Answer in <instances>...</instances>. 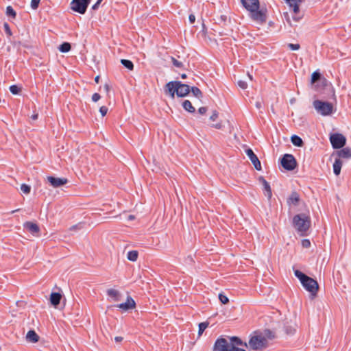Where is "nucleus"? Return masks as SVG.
Wrapping results in <instances>:
<instances>
[{
    "instance_id": "obj_27",
    "label": "nucleus",
    "mask_w": 351,
    "mask_h": 351,
    "mask_svg": "<svg viewBox=\"0 0 351 351\" xmlns=\"http://www.w3.org/2000/svg\"><path fill=\"white\" fill-rule=\"evenodd\" d=\"M138 252L135 250L130 251L128 253V259L131 261H136L138 258Z\"/></svg>"
},
{
    "instance_id": "obj_30",
    "label": "nucleus",
    "mask_w": 351,
    "mask_h": 351,
    "mask_svg": "<svg viewBox=\"0 0 351 351\" xmlns=\"http://www.w3.org/2000/svg\"><path fill=\"white\" fill-rule=\"evenodd\" d=\"M208 322H202L199 324V330H198V335L200 336L204 332V331L206 330V328L208 327Z\"/></svg>"
},
{
    "instance_id": "obj_54",
    "label": "nucleus",
    "mask_w": 351,
    "mask_h": 351,
    "mask_svg": "<svg viewBox=\"0 0 351 351\" xmlns=\"http://www.w3.org/2000/svg\"><path fill=\"white\" fill-rule=\"evenodd\" d=\"M99 5L97 4V3L96 2L93 6H92V9L94 10H96L98 9Z\"/></svg>"
},
{
    "instance_id": "obj_16",
    "label": "nucleus",
    "mask_w": 351,
    "mask_h": 351,
    "mask_svg": "<svg viewBox=\"0 0 351 351\" xmlns=\"http://www.w3.org/2000/svg\"><path fill=\"white\" fill-rule=\"evenodd\" d=\"M258 181L263 185L265 195L267 197L268 199H270L272 196V192L269 184L262 176L259 177Z\"/></svg>"
},
{
    "instance_id": "obj_23",
    "label": "nucleus",
    "mask_w": 351,
    "mask_h": 351,
    "mask_svg": "<svg viewBox=\"0 0 351 351\" xmlns=\"http://www.w3.org/2000/svg\"><path fill=\"white\" fill-rule=\"evenodd\" d=\"M338 156L343 158H351V149L349 147H345L338 152Z\"/></svg>"
},
{
    "instance_id": "obj_31",
    "label": "nucleus",
    "mask_w": 351,
    "mask_h": 351,
    "mask_svg": "<svg viewBox=\"0 0 351 351\" xmlns=\"http://www.w3.org/2000/svg\"><path fill=\"white\" fill-rule=\"evenodd\" d=\"M6 14L8 16H12V18H15L16 14V12L10 5L6 8Z\"/></svg>"
},
{
    "instance_id": "obj_20",
    "label": "nucleus",
    "mask_w": 351,
    "mask_h": 351,
    "mask_svg": "<svg viewBox=\"0 0 351 351\" xmlns=\"http://www.w3.org/2000/svg\"><path fill=\"white\" fill-rule=\"evenodd\" d=\"M39 336L33 330L28 331L26 335V339L30 343H36L39 341Z\"/></svg>"
},
{
    "instance_id": "obj_39",
    "label": "nucleus",
    "mask_w": 351,
    "mask_h": 351,
    "mask_svg": "<svg viewBox=\"0 0 351 351\" xmlns=\"http://www.w3.org/2000/svg\"><path fill=\"white\" fill-rule=\"evenodd\" d=\"M40 0H32L31 7L32 9L36 10L38 8Z\"/></svg>"
},
{
    "instance_id": "obj_62",
    "label": "nucleus",
    "mask_w": 351,
    "mask_h": 351,
    "mask_svg": "<svg viewBox=\"0 0 351 351\" xmlns=\"http://www.w3.org/2000/svg\"><path fill=\"white\" fill-rule=\"evenodd\" d=\"M221 19L223 21H226V16H221Z\"/></svg>"
},
{
    "instance_id": "obj_3",
    "label": "nucleus",
    "mask_w": 351,
    "mask_h": 351,
    "mask_svg": "<svg viewBox=\"0 0 351 351\" xmlns=\"http://www.w3.org/2000/svg\"><path fill=\"white\" fill-rule=\"evenodd\" d=\"M293 223L295 228L302 234L306 232L311 227V218L304 213L294 216Z\"/></svg>"
},
{
    "instance_id": "obj_43",
    "label": "nucleus",
    "mask_w": 351,
    "mask_h": 351,
    "mask_svg": "<svg viewBox=\"0 0 351 351\" xmlns=\"http://www.w3.org/2000/svg\"><path fill=\"white\" fill-rule=\"evenodd\" d=\"M295 332V328L292 326L286 327V332L289 335L293 334Z\"/></svg>"
},
{
    "instance_id": "obj_10",
    "label": "nucleus",
    "mask_w": 351,
    "mask_h": 351,
    "mask_svg": "<svg viewBox=\"0 0 351 351\" xmlns=\"http://www.w3.org/2000/svg\"><path fill=\"white\" fill-rule=\"evenodd\" d=\"M330 140L335 149L341 148L346 144V138L341 134H334L331 135Z\"/></svg>"
},
{
    "instance_id": "obj_52",
    "label": "nucleus",
    "mask_w": 351,
    "mask_h": 351,
    "mask_svg": "<svg viewBox=\"0 0 351 351\" xmlns=\"http://www.w3.org/2000/svg\"><path fill=\"white\" fill-rule=\"evenodd\" d=\"M104 90H105V91H106V93L108 95L109 91H110V87L109 84H106L104 85Z\"/></svg>"
},
{
    "instance_id": "obj_13",
    "label": "nucleus",
    "mask_w": 351,
    "mask_h": 351,
    "mask_svg": "<svg viewBox=\"0 0 351 351\" xmlns=\"http://www.w3.org/2000/svg\"><path fill=\"white\" fill-rule=\"evenodd\" d=\"M317 82H320L323 86H326L328 84V80L325 77H322L319 71H315L311 75V84L314 85Z\"/></svg>"
},
{
    "instance_id": "obj_29",
    "label": "nucleus",
    "mask_w": 351,
    "mask_h": 351,
    "mask_svg": "<svg viewBox=\"0 0 351 351\" xmlns=\"http://www.w3.org/2000/svg\"><path fill=\"white\" fill-rule=\"evenodd\" d=\"M191 92L193 95L197 98H201L202 97V93L197 87H192Z\"/></svg>"
},
{
    "instance_id": "obj_58",
    "label": "nucleus",
    "mask_w": 351,
    "mask_h": 351,
    "mask_svg": "<svg viewBox=\"0 0 351 351\" xmlns=\"http://www.w3.org/2000/svg\"><path fill=\"white\" fill-rule=\"evenodd\" d=\"M99 75H97V76H96V77H95V82L96 83H99Z\"/></svg>"
},
{
    "instance_id": "obj_5",
    "label": "nucleus",
    "mask_w": 351,
    "mask_h": 351,
    "mask_svg": "<svg viewBox=\"0 0 351 351\" xmlns=\"http://www.w3.org/2000/svg\"><path fill=\"white\" fill-rule=\"evenodd\" d=\"M313 106L317 112L322 115L326 116L332 113L333 106L332 104L319 100L313 101Z\"/></svg>"
},
{
    "instance_id": "obj_63",
    "label": "nucleus",
    "mask_w": 351,
    "mask_h": 351,
    "mask_svg": "<svg viewBox=\"0 0 351 351\" xmlns=\"http://www.w3.org/2000/svg\"><path fill=\"white\" fill-rule=\"evenodd\" d=\"M102 1L103 0H97V4L100 5V3H101Z\"/></svg>"
},
{
    "instance_id": "obj_45",
    "label": "nucleus",
    "mask_w": 351,
    "mask_h": 351,
    "mask_svg": "<svg viewBox=\"0 0 351 351\" xmlns=\"http://www.w3.org/2000/svg\"><path fill=\"white\" fill-rule=\"evenodd\" d=\"M101 98V96L99 93H94L93 95H92V101L93 102H97Z\"/></svg>"
},
{
    "instance_id": "obj_17",
    "label": "nucleus",
    "mask_w": 351,
    "mask_h": 351,
    "mask_svg": "<svg viewBox=\"0 0 351 351\" xmlns=\"http://www.w3.org/2000/svg\"><path fill=\"white\" fill-rule=\"evenodd\" d=\"M23 226L32 234H36L37 236L38 235L40 228L36 223L31 221H27L24 223Z\"/></svg>"
},
{
    "instance_id": "obj_1",
    "label": "nucleus",
    "mask_w": 351,
    "mask_h": 351,
    "mask_svg": "<svg viewBox=\"0 0 351 351\" xmlns=\"http://www.w3.org/2000/svg\"><path fill=\"white\" fill-rule=\"evenodd\" d=\"M243 7L250 12L251 18L256 22L263 23L266 21V10L259 9L258 0H241Z\"/></svg>"
},
{
    "instance_id": "obj_9",
    "label": "nucleus",
    "mask_w": 351,
    "mask_h": 351,
    "mask_svg": "<svg viewBox=\"0 0 351 351\" xmlns=\"http://www.w3.org/2000/svg\"><path fill=\"white\" fill-rule=\"evenodd\" d=\"M232 343H230L224 338H219L216 340L213 351H230Z\"/></svg>"
},
{
    "instance_id": "obj_8",
    "label": "nucleus",
    "mask_w": 351,
    "mask_h": 351,
    "mask_svg": "<svg viewBox=\"0 0 351 351\" xmlns=\"http://www.w3.org/2000/svg\"><path fill=\"white\" fill-rule=\"evenodd\" d=\"M281 165L284 169L291 171L297 166V162L291 154H285L281 160Z\"/></svg>"
},
{
    "instance_id": "obj_14",
    "label": "nucleus",
    "mask_w": 351,
    "mask_h": 351,
    "mask_svg": "<svg viewBox=\"0 0 351 351\" xmlns=\"http://www.w3.org/2000/svg\"><path fill=\"white\" fill-rule=\"evenodd\" d=\"M47 179L51 184V185L54 188L60 187L61 186L66 184L68 182V180L64 178H55L53 176H48Z\"/></svg>"
},
{
    "instance_id": "obj_40",
    "label": "nucleus",
    "mask_w": 351,
    "mask_h": 351,
    "mask_svg": "<svg viewBox=\"0 0 351 351\" xmlns=\"http://www.w3.org/2000/svg\"><path fill=\"white\" fill-rule=\"evenodd\" d=\"M3 28H4L5 32L6 33V34L8 36H10L12 34L10 26L7 23H4Z\"/></svg>"
},
{
    "instance_id": "obj_2",
    "label": "nucleus",
    "mask_w": 351,
    "mask_h": 351,
    "mask_svg": "<svg viewBox=\"0 0 351 351\" xmlns=\"http://www.w3.org/2000/svg\"><path fill=\"white\" fill-rule=\"evenodd\" d=\"M295 276L299 278L302 286L310 292L313 295H315L317 293L319 285L317 282L311 277L305 275L299 270H294Z\"/></svg>"
},
{
    "instance_id": "obj_55",
    "label": "nucleus",
    "mask_w": 351,
    "mask_h": 351,
    "mask_svg": "<svg viewBox=\"0 0 351 351\" xmlns=\"http://www.w3.org/2000/svg\"><path fill=\"white\" fill-rule=\"evenodd\" d=\"M284 16H285V17L286 18V19H287V22H288L289 23H290V20H289V14H288V13H287V12H285V13H284Z\"/></svg>"
},
{
    "instance_id": "obj_44",
    "label": "nucleus",
    "mask_w": 351,
    "mask_h": 351,
    "mask_svg": "<svg viewBox=\"0 0 351 351\" xmlns=\"http://www.w3.org/2000/svg\"><path fill=\"white\" fill-rule=\"evenodd\" d=\"M99 112L102 115V117H104L107 112H108V108L106 106H101L99 108Z\"/></svg>"
},
{
    "instance_id": "obj_33",
    "label": "nucleus",
    "mask_w": 351,
    "mask_h": 351,
    "mask_svg": "<svg viewBox=\"0 0 351 351\" xmlns=\"http://www.w3.org/2000/svg\"><path fill=\"white\" fill-rule=\"evenodd\" d=\"M219 300L223 304H226L229 302L228 298L223 293L219 294Z\"/></svg>"
},
{
    "instance_id": "obj_25",
    "label": "nucleus",
    "mask_w": 351,
    "mask_h": 351,
    "mask_svg": "<svg viewBox=\"0 0 351 351\" xmlns=\"http://www.w3.org/2000/svg\"><path fill=\"white\" fill-rule=\"evenodd\" d=\"M291 143L297 147H302L304 145V142L302 139L297 136V135H293L291 138Z\"/></svg>"
},
{
    "instance_id": "obj_35",
    "label": "nucleus",
    "mask_w": 351,
    "mask_h": 351,
    "mask_svg": "<svg viewBox=\"0 0 351 351\" xmlns=\"http://www.w3.org/2000/svg\"><path fill=\"white\" fill-rule=\"evenodd\" d=\"M231 341H232L231 343H233L234 345H235V346L243 345L242 341L237 337H232L231 338Z\"/></svg>"
},
{
    "instance_id": "obj_57",
    "label": "nucleus",
    "mask_w": 351,
    "mask_h": 351,
    "mask_svg": "<svg viewBox=\"0 0 351 351\" xmlns=\"http://www.w3.org/2000/svg\"><path fill=\"white\" fill-rule=\"evenodd\" d=\"M38 114L36 113V114H34L31 118L33 119V120H36L38 119Z\"/></svg>"
},
{
    "instance_id": "obj_4",
    "label": "nucleus",
    "mask_w": 351,
    "mask_h": 351,
    "mask_svg": "<svg viewBox=\"0 0 351 351\" xmlns=\"http://www.w3.org/2000/svg\"><path fill=\"white\" fill-rule=\"evenodd\" d=\"M248 346L254 350H261L267 346V339L263 335H256L250 339Z\"/></svg>"
},
{
    "instance_id": "obj_11",
    "label": "nucleus",
    "mask_w": 351,
    "mask_h": 351,
    "mask_svg": "<svg viewBox=\"0 0 351 351\" xmlns=\"http://www.w3.org/2000/svg\"><path fill=\"white\" fill-rule=\"evenodd\" d=\"M177 88L176 90L178 97H182L186 96L190 92V86L187 84L177 81Z\"/></svg>"
},
{
    "instance_id": "obj_46",
    "label": "nucleus",
    "mask_w": 351,
    "mask_h": 351,
    "mask_svg": "<svg viewBox=\"0 0 351 351\" xmlns=\"http://www.w3.org/2000/svg\"><path fill=\"white\" fill-rule=\"evenodd\" d=\"M302 245L304 247L307 248L311 245V242L308 239H304L302 241Z\"/></svg>"
},
{
    "instance_id": "obj_18",
    "label": "nucleus",
    "mask_w": 351,
    "mask_h": 351,
    "mask_svg": "<svg viewBox=\"0 0 351 351\" xmlns=\"http://www.w3.org/2000/svg\"><path fill=\"white\" fill-rule=\"evenodd\" d=\"M300 201V195L299 194L293 191L291 193L290 196L287 199V204L291 206H295L298 205L299 202Z\"/></svg>"
},
{
    "instance_id": "obj_28",
    "label": "nucleus",
    "mask_w": 351,
    "mask_h": 351,
    "mask_svg": "<svg viewBox=\"0 0 351 351\" xmlns=\"http://www.w3.org/2000/svg\"><path fill=\"white\" fill-rule=\"evenodd\" d=\"M121 62L125 67H126L129 70H132L134 69V64L130 60L122 59L121 60Z\"/></svg>"
},
{
    "instance_id": "obj_47",
    "label": "nucleus",
    "mask_w": 351,
    "mask_h": 351,
    "mask_svg": "<svg viewBox=\"0 0 351 351\" xmlns=\"http://www.w3.org/2000/svg\"><path fill=\"white\" fill-rule=\"evenodd\" d=\"M230 351H245V350L242 348H239L235 346V345H234L233 343H232V345L230 346Z\"/></svg>"
},
{
    "instance_id": "obj_34",
    "label": "nucleus",
    "mask_w": 351,
    "mask_h": 351,
    "mask_svg": "<svg viewBox=\"0 0 351 351\" xmlns=\"http://www.w3.org/2000/svg\"><path fill=\"white\" fill-rule=\"evenodd\" d=\"M71 45H59L58 50L62 53L68 52L71 50Z\"/></svg>"
},
{
    "instance_id": "obj_22",
    "label": "nucleus",
    "mask_w": 351,
    "mask_h": 351,
    "mask_svg": "<svg viewBox=\"0 0 351 351\" xmlns=\"http://www.w3.org/2000/svg\"><path fill=\"white\" fill-rule=\"evenodd\" d=\"M62 298V295L59 293H52L50 295V302L54 306H58Z\"/></svg>"
},
{
    "instance_id": "obj_59",
    "label": "nucleus",
    "mask_w": 351,
    "mask_h": 351,
    "mask_svg": "<svg viewBox=\"0 0 351 351\" xmlns=\"http://www.w3.org/2000/svg\"><path fill=\"white\" fill-rule=\"evenodd\" d=\"M134 218H135V217L134 215H130L128 216L129 220H133V219H134Z\"/></svg>"
},
{
    "instance_id": "obj_64",
    "label": "nucleus",
    "mask_w": 351,
    "mask_h": 351,
    "mask_svg": "<svg viewBox=\"0 0 351 351\" xmlns=\"http://www.w3.org/2000/svg\"><path fill=\"white\" fill-rule=\"evenodd\" d=\"M294 101H295V99H291V101H290V102H291V104H293Z\"/></svg>"
},
{
    "instance_id": "obj_21",
    "label": "nucleus",
    "mask_w": 351,
    "mask_h": 351,
    "mask_svg": "<svg viewBox=\"0 0 351 351\" xmlns=\"http://www.w3.org/2000/svg\"><path fill=\"white\" fill-rule=\"evenodd\" d=\"M107 294L108 296L112 298L114 302H117L121 300V294L118 290L109 289L107 290Z\"/></svg>"
},
{
    "instance_id": "obj_56",
    "label": "nucleus",
    "mask_w": 351,
    "mask_h": 351,
    "mask_svg": "<svg viewBox=\"0 0 351 351\" xmlns=\"http://www.w3.org/2000/svg\"><path fill=\"white\" fill-rule=\"evenodd\" d=\"M114 339H115V341L117 342H120V341H121L123 340V337H116Z\"/></svg>"
},
{
    "instance_id": "obj_48",
    "label": "nucleus",
    "mask_w": 351,
    "mask_h": 351,
    "mask_svg": "<svg viewBox=\"0 0 351 351\" xmlns=\"http://www.w3.org/2000/svg\"><path fill=\"white\" fill-rule=\"evenodd\" d=\"M212 127L215 128V129H218V130H220L223 128V124L221 122H219L216 124H213L212 125Z\"/></svg>"
},
{
    "instance_id": "obj_51",
    "label": "nucleus",
    "mask_w": 351,
    "mask_h": 351,
    "mask_svg": "<svg viewBox=\"0 0 351 351\" xmlns=\"http://www.w3.org/2000/svg\"><path fill=\"white\" fill-rule=\"evenodd\" d=\"M189 19L191 23H193L195 21V16L193 14H190L189 16Z\"/></svg>"
},
{
    "instance_id": "obj_32",
    "label": "nucleus",
    "mask_w": 351,
    "mask_h": 351,
    "mask_svg": "<svg viewBox=\"0 0 351 351\" xmlns=\"http://www.w3.org/2000/svg\"><path fill=\"white\" fill-rule=\"evenodd\" d=\"M21 191L25 194H29L30 193L31 188L29 185L26 184H23L21 186Z\"/></svg>"
},
{
    "instance_id": "obj_7",
    "label": "nucleus",
    "mask_w": 351,
    "mask_h": 351,
    "mask_svg": "<svg viewBox=\"0 0 351 351\" xmlns=\"http://www.w3.org/2000/svg\"><path fill=\"white\" fill-rule=\"evenodd\" d=\"M90 0H73L71 8L80 14H84Z\"/></svg>"
},
{
    "instance_id": "obj_50",
    "label": "nucleus",
    "mask_w": 351,
    "mask_h": 351,
    "mask_svg": "<svg viewBox=\"0 0 351 351\" xmlns=\"http://www.w3.org/2000/svg\"><path fill=\"white\" fill-rule=\"evenodd\" d=\"M291 51H297L299 49L300 45H289Z\"/></svg>"
},
{
    "instance_id": "obj_61",
    "label": "nucleus",
    "mask_w": 351,
    "mask_h": 351,
    "mask_svg": "<svg viewBox=\"0 0 351 351\" xmlns=\"http://www.w3.org/2000/svg\"><path fill=\"white\" fill-rule=\"evenodd\" d=\"M181 77H182V79H185V78H186V74H184H184H182V75H181Z\"/></svg>"
},
{
    "instance_id": "obj_15",
    "label": "nucleus",
    "mask_w": 351,
    "mask_h": 351,
    "mask_svg": "<svg viewBox=\"0 0 351 351\" xmlns=\"http://www.w3.org/2000/svg\"><path fill=\"white\" fill-rule=\"evenodd\" d=\"M136 306V303L134 300L130 296L128 297L125 302L121 303L117 305V307L123 310L124 311H127L128 310H131L134 308Z\"/></svg>"
},
{
    "instance_id": "obj_42",
    "label": "nucleus",
    "mask_w": 351,
    "mask_h": 351,
    "mask_svg": "<svg viewBox=\"0 0 351 351\" xmlns=\"http://www.w3.org/2000/svg\"><path fill=\"white\" fill-rule=\"evenodd\" d=\"M218 116L219 113L217 112V111L213 110L212 114L210 117V120L214 121L218 118Z\"/></svg>"
},
{
    "instance_id": "obj_53",
    "label": "nucleus",
    "mask_w": 351,
    "mask_h": 351,
    "mask_svg": "<svg viewBox=\"0 0 351 351\" xmlns=\"http://www.w3.org/2000/svg\"><path fill=\"white\" fill-rule=\"evenodd\" d=\"M256 107L258 108V109H260L262 107V102L260 101H258L256 102V104H255Z\"/></svg>"
},
{
    "instance_id": "obj_24",
    "label": "nucleus",
    "mask_w": 351,
    "mask_h": 351,
    "mask_svg": "<svg viewBox=\"0 0 351 351\" xmlns=\"http://www.w3.org/2000/svg\"><path fill=\"white\" fill-rule=\"evenodd\" d=\"M341 167L342 161L339 158L336 159L333 164V171L336 176H339L340 174Z\"/></svg>"
},
{
    "instance_id": "obj_41",
    "label": "nucleus",
    "mask_w": 351,
    "mask_h": 351,
    "mask_svg": "<svg viewBox=\"0 0 351 351\" xmlns=\"http://www.w3.org/2000/svg\"><path fill=\"white\" fill-rule=\"evenodd\" d=\"M82 223H78V224L73 225V226H71L69 230L71 231H76V230H79L82 229Z\"/></svg>"
},
{
    "instance_id": "obj_49",
    "label": "nucleus",
    "mask_w": 351,
    "mask_h": 351,
    "mask_svg": "<svg viewBox=\"0 0 351 351\" xmlns=\"http://www.w3.org/2000/svg\"><path fill=\"white\" fill-rule=\"evenodd\" d=\"M206 111H207V108H206V107H200L198 109V112L201 114H205L206 112Z\"/></svg>"
},
{
    "instance_id": "obj_37",
    "label": "nucleus",
    "mask_w": 351,
    "mask_h": 351,
    "mask_svg": "<svg viewBox=\"0 0 351 351\" xmlns=\"http://www.w3.org/2000/svg\"><path fill=\"white\" fill-rule=\"evenodd\" d=\"M171 60L172 61L173 64L176 67L182 68L183 66V64L181 62L177 60L174 57L171 56Z\"/></svg>"
},
{
    "instance_id": "obj_26",
    "label": "nucleus",
    "mask_w": 351,
    "mask_h": 351,
    "mask_svg": "<svg viewBox=\"0 0 351 351\" xmlns=\"http://www.w3.org/2000/svg\"><path fill=\"white\" fill-rule=\"evenodd\" d=\"M182 106L186 111L189 112H195V108L192 106V104L189 100H185Z\"/></svg>"
},
{
    "instance_id": "obj_38",
    "label": "nucleus",
    "mask_w": 351,
    "mask_h": 351,
    "mask_svg": "<svg viewBox=\"0 0 351 351\" xmlns=\"http://www.w3.org/2000/svg\"><path fill=\"white\" fill-rule=\"evenodd\" d=\"M238 86L242 89H246L247 88V84L243 80H239L237 82Z\"/></svg>"
},
{
    "instance_id": "obj_6",
    "label": "nucleus",
    "mask_w": 351,
    "mask_h": 351,
    "mask_svg": "<svg viewBox=\"0 0 351 351\" xmlns=\"http://www.w3.org/2000/svg\"><path fill=\"white\" fill-rule=\"evenodd\" d=\"M289 4L291 9H292L293 14V19L295 21H298L303 16V14L300 13L299 5L300 3L304 1V0H285Z\"/></svg>"
},
{
    "instance_id": "obj_19",
    "label": "nucleus",
    "mask_w": 351,
    "mask_h": 351,
    "mask_svg": "<svg viewBox=\"0 0 351 351\" xmlns=\"http://www.w3.org/2000/svg\"><path fill=\"white\" fill-rule=\"evenodd\" d=\"M177 81L169 82L165 86V92L170 95V96L173 98L175 94H176V90L177 88Z\"/></svg>"
},
{
    "instance_id": "obj_12",
    "label": "nucleus",
    "mask_w": 351,
    "mask_h": 351,
    "mask_svg": "<svg viewBox=\"0 0 351 351\" xmlns=\"http://www.w3.org/2000/svg\"><path fill=\"white\" fill-rule=\"evenodd\" d=\"M245 153H246L247 156H248V158H250V160H251L252 163L253 164L254 168L258 171H261V162H260L259 159L258 158V157L256 156V155L254 153L252 149H247L245 150Z\"/></svg>"
},
{
    "instance_id": "obj_60",
    "label": "nucleus",
    "mask_w": 351,
    "mask_h": 351,
    "mask_svg": "<svg viewBox=\"0 0 351 351\" xmlns=\"http://www.w3.org/2000/svg\"><path fill=\"white\" fill-rule=\"evenodd\" d=\"M247 76H248V77H249V79H250V80H253V77H252V75H250V73H247Z\"/></svg>"
},
{
    "instance_id": "obj_36",
    "label": "nucleus",
    "mask_w": 351,
    "mask_h": 351,
    "mask_svg": "<svg viewBox=\"0 0 351 351\" xmlns=\"http://www.w3.org/2000/svg\"><path fill=\"white\" fill-rule=\"evenodd\" d=\"M10 90L12 94L16 95L19 93L21 88L16 85H12L10 87Z\"/></svg>"
}]
</instances>
